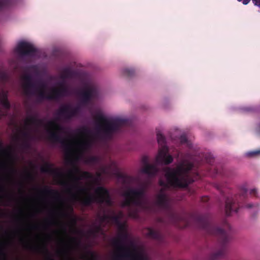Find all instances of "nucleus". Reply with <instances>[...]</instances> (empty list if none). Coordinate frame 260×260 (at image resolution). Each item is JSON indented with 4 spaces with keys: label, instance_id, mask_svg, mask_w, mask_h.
Returning <instances> with one entry per match:
<instances>
[{
    "label": "nucleus",
    "instance_id": "nucleus-1",
    "mask_svg": "<svg viewBox=\"0 0 260 260\" xmlns=\"http://www.w3.org/2000/svg\"><path fill=\"white\" fill-rule=\"evenodd\" d=\"M169 215L171 221L177 226H179L178 224L179 222H182L184 227L187 226L189 224L188 219L189 215L187 214H179L171 210L169 211ZM189 217L194 220L201 229L204 230L209 235L215 236L218 238L220 247L218 250L210 253V260H218L224 258L227 252L226 244L230 239L229 234L217 227L212 222L210 216L208 214L190 215Z\"/></svg>",
    "mask_w": 260,
    "mask_h": 260
},
{
    "label": "nucleus",
    "instance_id": "nucleus-2",
    "mask_svg": "<svg viewBox=\"0 0 260 260\" xmlns=\"http://www.w3.org/2000/svg\"><path fill=\"white\" fill-rule=\"evenodd\" d=\"M68 175L72 177L75 184L73 187L78 189L79 192L86 194V196L77 198V200L84 206H89L93 203L99 204H106L109 206L113 204L109 191L103 186H98L95 190L96 195L93 196L89 192L88 188L79 185V181L82 179H93V175L87 171L81 172L76 166L74 165L73 169L70 170Z\"/></svg>",
    "mask_w": 260,
    "mask_h": 260
},
{
    "label": "nucleus",
    "instance_id": "nucleus-3",
    "mask_svg": "<svg viewBox=\"0 0 260 260\" xmlns=\"http://www.w3.org/2000/svg\"><path fill=\"white\" fill-rule=\"evenodd\" d=\"M193 164L190 162L182 163L176 169H166L165 176L167 182L160 179L158 181L159 185L164 188L169 186L174 188H186L189 184L199 178L197 172H193Z\"/></svg>",
    "mask_w": 260,
    "mask_h": 260
},
{
    "label": "nucleus",
    "instance_id": "nucleus-4",
    "mask_svg": "<svg viewBox=\"0 0 260 260\" xmlns=\"http://www.w3.org/2000/svg\"><path fill=\"white\" fill-rule=\"evenodd\" d=\"M119 229L120 232L118 237L112 240V245L118 250L113 260H149L148 255L142 251L138 250L133 243L131 244L132 249L123 244L124 241L127 239V233L122 224H120Z\"/></svg>",
    "mask_w": 260,
    "mask_h": 260
},
{
    "label": "nucleus",
    "instance_id": "nucleus-5",
    "mask_svg": "<svg viewBox=\"0 0 260 260\" xmlns=\"http://www.w3.org/2000/svg\"><path fill=\"white\" fill-rule=\"evenodd\" d=\"M94 118L96 122V134L105 140L112 139L113 135L119 132L121 127L129 126L131 123L130 120L125 118L108 119L100 112L95 115Z\"/></svg>",
    "mask_w": 260,
    "mask_h": 260
},
{
    "label": "nucleus",
    "instance_id": "nucleus-6",
    "mask_svg": "<svg viewBox=\"0 0 260 260\" xmlns=\"http://www.w3.org/2000/svg\"><path fill=\"white\" fill-rule=\"evenodd\" d=\"M217 189L220 191L221 195L225 198V211L227 216H230L233 212H238L239 209L242 207L248 209L253 208L256 212L259 211V205L257 204H244L247 198V189L246 188L244 187L241 188L239 193L234 196H232L229 192L228 188H224L221 185H218Z\"/></svg>",
    "mask_w": 260,
    "mask_h": 260
},
{
    "label": "nucleus",
    "instance_id": "nucleus-7",
    "mask_svg": "<svg viewBox=\"0 0 260 260\" xmlns=\"http://www.w3.org/2000/svg\"><path fill=\"white\" fill-rule=\"evenodd\" d=\"M57 118L50 120L44 125L47 133V139L53 143H60L68 152L72 151V143L70 140L64 138L61 134L63 133L64 127L57 122Z\"/></svg>",
    "mask_w": 260,
    "mask_h": 260
},
{
    "label": "nucleus",
    "instance_id": "nucleus-8",
    "mask_svg": "<svg viewBox=\"0 0 260 260\" xmlns=\"http://www.w3.org/2000/svg\"><path fill=\"white\" fill-rule=\"evenodd\" d=\"M58 88H53L50 92L47 93L45 90L46 84L44 82H41L38 90L39 98L41 100L58 101L69 95V88L65 85L64 81L58 82Z\"/></svg>",
    "mask_w": 260,
    "mask_h": 260
},
{
    "label": "nucleus",
    "instance_id": "nucleus-9",
    "mask_svg": "<svg viewBox=\"0 0 260 260\" xmlns=\"http://www.w3.org/2000/svg\"><path fill=\"white\" fill-rule=\"evenodd\" d=\"M145 194V190L144 188L139 189L128 188L122 194L125 200L122 203V206L128 207L132 205L141 206L142 204V199Z\"/></svg>",
    "mask_w": 260,
    "mask_h": 260
},
{
    "label": "nucleus",
    "instance_id": "nucleus-10",
    "mask_svg": "<svg viewBox=\"0 0 260 260\" xmlns=\"http://www.w3.org/2000/svg\"><path fill=\"white\" fill-rule=\"evenodd\" d=\"M156 136L158 144L161 147L156 158V162L158 164L169 165L172 162L173 158L171 155L168 154L169 150L166 145V138L159 131L157 132Z\"/></svg>",
    "mask_w": 260,
    "mask_h": 260
},
{
    "label": "nucleus",
    "instance_id": "nucleus-11",
    "mask_svg": "<svg viewBox=\"0 0 260 260\" xmlns=\"http://www.w3.org/2000/svg\"><path fill=\"white\" fill-rule=\"evenodd\" d=\"M29 180L30 187L29 190V249L32 252V161L29 162Z\"/></svg>",
    "mask_w": 260,
    "mask_h": 260
},
{
    "label": "nucleus",
    "instance_id": "nucleus-12",
    "mask_svg": "<svg viewBox=\"0 0 260 260\" xmlns=\"http://www.w3.org/2000/svg\"><path fill=\"white\" fill-rule=\"evenodd\" d=\"M80 111L79 106L73 107L70 104H63L59 107L57 114L65 120H69L76 117Z\"/></svg>",
    "mask_w": 260,
    "mask_h": 260
},
{
    "label": "nucleus",
    "instance_id": "nucleus-13",
    "mask_svg": "<svg viewBox=\"0 0 260 260\" xmlns=\"http://www.w3.org/2000/svg\"><path fill=\"white\" fill-rule=\"evenodd\" d=\"M21 87L23 94L29 98L32 95V72L25 73L21 77Z\"/></svg>",
    "mask_w": 260,
    "mask_h": 260
},
{
    "label": "nucleus",
    "instance_id": "nucleus-14",
    "mask_svg": "<svg viewBox=\"0 0 260 260\" xmlns=\"http://www.w3.org/2000/svg\"><path fill=\"white\" fill-rule=\"evenodd\" d=\"M15 53L18 59H22L32 53V45L25 42H20L15 49Z\"/></svg>",
    "mask_w": 260,
    "mask_h": 260
},
{
    "label": "nucleus",
    "instance_id": "nucleus-15",
    "mask_svg": "<svg viewBox=\"0 0 260 260\" xmlns=\"http://www.w3.org/2000/svg\"><path fill=\"white\" fill-rule=\"evenodd\" d=\"M96 93V89L93 86H86L85 89L79 92L81 103L83 106L87 105Z\"/></svg>",
    "mask_w": 260,
    "mask_h": 260
},
{
    "label": "nucleus",
    "instance_id": "nucleus-16",
    "mask_svg": "<svg viewBox=\"0 0 260 260\" xmlns=\"http://www.w3.org/2000/svg\"><path fill=\"white\" fill-rule=\"evenodd\" d=\"M53 164L45 162L40 168V171L43 173L49 174L55 176L57 178H61L64 174L58 168H55Z\"/></svg>",
    "mask_w": 260,
    "mask_h": 260
},
{
    "label": "nucleus",
    "instance_id": "nucleus-17",
    "mask_svg": "<svg viewBox=\"0 0 260 260\" xmlns=\"http://www.w3.org/2000/svg\"><path fill=\"white\" fill-rule=\"evenodd\" d=\"M26 123H28L29 126V133L26 128H19L17 134L15 136L16 141L19 142L22 139H26L28 136L31 137V127L32 126V115L29 114L26 119Z\"/></svg>",
    "mask_w": 260,
    "mask_h": 260
},
{
    "label": "nucleus",
    "instance_id": "nucleus-18",
    "mask_svg": "<svg viewBox=\"0 0 260 260\" xmlns=\"http://www.w3.org/2000/svg\"><path fill=\"white\" fill-rule=\"evenodd\" d=\"M142 162L143 167L142 169V172L148 175L150 177L155 176L158 172V169L154 165L149 164V158L147 156H144L142 158Z\"/></svg>",
    "mask_w": 260,
    "mask_h": 260
},
{
    "label": "nucleus",
    "instance_id": "nucleus-19",
    "mask_svg": "<svg viewBox=\"0 0 260 260\" xmlns=\"http://www.w3.org/2000/svg\"><path fill=\"white\" fill-rule=\"evenodd\" d=\"M40 193L45 198L49 197L55 201L63 203L59 192L55 189L51 188L48 186H45L41 189Z\"/></svg>",
    "mask_w": 260,
    "mask_h": 260
},
{
    "label": "nucleus",
    "instance_id": "nucleus-20",
    "mask_svg": "<svg viewBox=\"0 0 260 260\" xmlns=\"http://www.w3.org/2000/svg\"><path fill=\"white\" fill-rule=\"evenodd\" d=\"M156 204L158 206L162 208L165 209H169V199L167 195L164 193V188H161L160 190V193L157 195Z\"/></svg>",
    "mask_w": 260,
    "mask_h": 260
},
{
    "label": "nucleus",
    "instance_id": "nucleus-21",
    "mask_svg": "<svg viewBox=\"0 0 260 260\" xmlns=\"http://www.w3.org/2000/svg\"><path fill=\"white\" fill-rule=\"evenodd\" d=\"M8 155L10 159L11 160V164L10 165H7L6 164L3 163L0 165V167H3L8 169L9 175L8 176V178L11 179H12L13 176L17 173V169L13 165V157L10 153H9Z\"/></svg>",
    "mask_w": 260,
    "mask_h": 260
},
{
    "label": "nucleus",
    "instance_id": "nucleus-22",
    "mask_svg": "<svg viewBox=\"0 0 260 260\" xmlns=\"http://www.w3.org/2000/svg\"><path fill=\"white\" fill-rule=\"evenodd\" d=\"M146 230L147 232L146 235L148 237L158 241L161 240L162 235L158 231H155L151 228H147Z\"/></svg>",
    "mask_w": 260,
    "mask_h": 260
},
{
    "label": "nucleus",
    "instance_id": "nucleus-23",
    "mask_svg": "<svg viewBox=\"0 0 260 260\" xmlns=\"http://www.w3.org/2000/svg\"><path fill=\"white\" fill-rule=\"evenodd\" d=\"M0 102L2 106L7 110L10 108V104L8 100V93L5 91L0 92Z\"/></svg>",
    "mask_w": 260,
    "mask_h": 260
},
{
    "label": "nucleus",
    "instance_id": "nucleus-24",
    "mask_svg": "<svg viewBox=\"0 0 260 260\" xmlns=\"http://www.w3.org/2000/svg\"><path fill=\"white\" fill-rule=\"evenodd\" d=\"M82 258L86 260H97L99 256L95 252L90 250H87L86 254L83 255Z\"/></svg>",
    "mask_w": 260,
    "mask_h": 260
},
{
    "label": "nucleus",
    "instance_id": "nucleus-25",
    "mask_svg": "<svg viewBox=\"0 0 260 260\" xmlns=\"http://www.w3.org/2000/svg\"><path fill=\"white\" fill-rule=\"evenodd\" d=\"M42 253L44 255L46 260H55L50 251H49L46 244H44L41 247Z\"/></svg>",
    "mask_w": 260,
    "mask_h": 260
},
{
    "label": "nucleus",
    "instance_id": "nucleus-26",
    "mask_svg": "<svg viewBox=\"0 0 260 260\" xmlns=\"http://www.w3.org/2000/svg\"><path fill=\"white\" fill-rule=\"evenodd\" d=\"M89 233L90 235H92L93 236H95L97 234L103 233V229L102 227L101 224L98 225H95L93 229L90 230L89 231Z\"/></svg>",
    "mask_w": 260,
    "mask_h": 260
},
{
    "label": "nucleus",
    "instance_id": "nucleus-27",
    "mask_svg": "<svg viewBox=\"0 0 260 260\" xmlns=\"http://www.w3.org/2000/svg\"><path fill=\"white\" fill-rule=\"evenodd\" d=\"M74 75V72L69 68H66L63 70L62 74L60 76V78L62 81L66 78H72Z\"/></svg>",
    "mask_w": 260,
    "mask_h": 260
},
{
    "label": "nucleus",
    "instance_id": "nucleus-28",
    "mask_svg": "<svg viewBox=\"0 0 260 260\" xmlns=\"http://www.w3.org/2000/svg\"><path fill=\"white\" fill-rule=\"evenodd\" d=\"M76 132L78 135L80 136H86L91 134V131L86 126L78 128L76 129Z\"/></svg>",
    "mask_w": 260,
    "mask_h": 260
},
{
    "label": "nucleus",
    "instance_id": "nucleus-29",
    "mask_svg": "<svg viewBox=\"0 0 260 260\" xmlns=\"http://www.w3.org/2000/svg\"><path fill=\"white\" fill-rule=\"evenodd\" d=\"M12 3V0H0V12L8 8Z\"/></svg>",
    "mask_w": 260,
    "mask_h": 260
},
{
    "label": "nucleus",
    "instance_id": "nucleus-30",
    "mask_svg": "<svg viewBox=\"0 0 260 260\" xmlns=\"http://www.w3.org/2000/svg\"><path fill=\"white\" fill-rule=\"evenodd\" d=\"M80 147L83 149H87L91 145V141L89 139H86L79 143Z\"/></svg>",
    "mask_w": 260,
    "mask_h": 260
},
{
    "label": "nucleus",
    "instance_id": "nucleus-31",
    "mask_svg": "<svg viewBox=\"0 0 260 260\" xmlns=\"http://www.w3.org/2000/svg\"><path fill=\"white\" fill-rule=\"evenodd\" d=\"M36 213H34V260H35V253L36 251V246L35 244L36 234L35 231L36 230V220H35Z\"/></svg>",
    "mask_w": 260,
    "mask_h": 260
},
{
    "label": "nucleus",
    "instance_id": "nucleus-32",
    "mask_svg": "<svg viewBox=\"0 0 260 260\" xmlns=\"http://www.w3.org/2000/svg\"><path fill=\"white\" fill-rule=\"evenodd\" d=\"M203 157L205 161L209 164H212L213 162V157L211 153H205L203 154Z\"/></svg>",
    "mask_w": 260,
    "mask_h": 260
},
{
    "label": "nucleus",
    "instance_id": "nucleus-33",
    "mask_svg": "<svg viewBox=\"0 0 260 260\" xmlns=\"http://www.w3.org/2000/svg\"><path fill=\"white\" fill-rule=\"evenodd\" d=\"M22 234V229L20 226H19L17 228L15 231L13 232V234L15 236L18 237L19 238V240L20 241H22L23 240V238L21 236Z\"/></svg>",
    "mask_w": 260,
    "mask_h": 260
},
{
    "label": "nucleus",
    "instance_id": "nucleus-34",
    "mask_svg": "<svg viewBox=\"0 0 260 260\" xmlns=\"http://www.w3.org/2000/svg\"><path fill=\"white\" fill-rule=\"evenodd\" d=\"M123 74L127 77H132L135 75V71L133 69H125L123 71Z\"/></svg>",
    "mask_w": 260,
    "mask_h": 260
},
{
    "label": "nucleus",
    "instance_id": "nucleus-35",
    "mask_svg": "<svg viewBox=\"0 0 260 260\" xmlns=\"http://www.w3.org/2000/svg\"><path fill=\"white\" fill-rule=\"evenodd\" d=\"M58 253H59V254L63 253V254H66L67 255V256L68 257L67 260H75V259H73L70 258L69 256V247H68L67 248L58 250Z\"/></svg>",
    "mask_w": 260,
    "mask_h": 260
},
{
    "label": "nucleus",
    "instance_id": "nucleus-36",
    "mask_svg": "<svg viewBox=\"0 0 260 260\" xmlns=\"http://www.w3.org/2000/svg\"><path fill=\"white\" fill-rule=\"evenodd\" d=\"M247 155L249 157H254L260 154V149L254 151H249L247 153Z\"/></svg>",
    "mask_w": 260,
    "mask_h": 260
},
{
    "label": "nucleus",
    "instance_id": "nucleus-37",
    "mask_svg": "<svg viewBox=\"0 0 260 260\" xmlns=\"http://www.w3.org/2000/svg\"><path fill=\"white\" fill-rule=\"evenodd\" d=\"M45 223L46 224L45 226L47 227L48 225L54 224L55 223V221L53 218H48L45 219Z\"/></svg>",
    "mask_w": 260,
    "mask_h": 260
},
{
    "label": "nucleus",
    "instance_id": "nucleus-38",
    "mask_svg": "<svg viewBox=\"0 0 260 260\" xmlns=\"http://www.w3.org/2000/svg\"><path fill=\"white\" fill-rule=\"evenodd\" d=\"M119 217L117 215H110V218L109 220H111L115 222L118 224L119 226L120 225V224H121L119 221Z\"/></svg>",
    "mask_w": 260,
    "mask_h": 260
},
{
    "label": "nucleus",
    "instance_id": "nucleus-39",
    "mask_svg": "<svg viewBox=\"0 0 260 260\" xmlns=\"http://www.w3.org/2000/svg\"><path fill=\"white\" fill-rule=\"evenodd\" d=\"M99 218L102 222H104L106 220H109L110 215L107 214H104L102 216H99Z\"/></svg>",
    "mask_w": 260,
    "mask_h": 260
},
{
    "label": "nucleus",
    "instance_id": "nucleus-40",
    "mask_svg": "<svg viewBox=\"0 0 260 260\" xmlns=\"http://www.w3.org/2000/svg\"><path fill=\"white\" fill-rule=\"evenodd\" d=\"M180 142L182 144H185L187 142V138L185 135H182L180 137Z\"/></svg>",
    "mask_w": 260,
    "mask_h": 260
},
{
    "label": "nucleus",
    "instance_id": "nucleus-41",
    "mask_svg": "<svg viewBox=\"0 0 260 260\" xmlns=\"http://www.w3.org/2000/svg\"><path fill=\"white\" fill-rule=\"evenodd\" d=\"M0 259L4 260L7 259V254L4 250H2L0 252Z\"/></svg>",
    "mask_w": 260,
    "mask_h": 260
},
{
    "label": "nucleus",
    "instance_id": "nucleus-42",
    "mask_svg": "<svg viewBox=\"0 0 260 260\" xmlns=\"http://www.w3.org/2000/svg\"><path fill=\"white\" fill-rule=\"evenodd\" d=\"M58 183L60 185H61L62 186H69V184L67 182L63 180H60L58 182Z\"/></svg>",
    "mask_w": 260,
    "mask_h": 260
},
{
    "label": "nucleus",
    "instance_id": "nucleus-43",
    "mask_svg": "<svg viewBox=\"0 0 260 260\" xmlns=\"http://www.w3.org/2000/svg\"><path fill=\"white\" fill-rule=\"evenodd\" d=\"M0 77L3 80H6L7 79V76L6 73L0 71Z\"/></svg>",
    "mask_w": 260,
    "mask_h": 260
},
{
    "label": "nucleus",
    "instance_id": "nucleus-44",
    "mask_svg": "<svg viewBox=\"0 0 260 260\" xmlns=\"http://www.w3.org/2000/svg\"><path fill=\"white\" fill-rule=\"evenodd\" d=\"M21 210H19L18 211V214L16 215L15 216V220L17 221V222H20V215L21 214Z\"/></svg>",
    "mask_w": 260,
    "mask_h": 260
},
{
    "label": "nucleus",
    "instance_id": "nucleus-45",
    "mask_svg": "<svg viewBox=\"0 0 260 260\" xmlns=\"http://www.w3.org/2000/svg\"><path fill=\"white\" fill-rule=\"evenodd\" d=\"M250 193L255 197H257V191L256 189H252L250 191Z\"/></svg>",
    "mask_w": 260,
    "mask_h": 260
},
{
    "label": "nucleus",
    "instance_id": "nucleus-46",
    "mask_svg": "<svg viewBox=\"0 0 260 260\" xmlns=\"http://www.w3.org/2000/svg\"><path fill=\"white\" fill-rule=\"evenodd\" d=\"M60 215H61L62 216H63V217H69V216H71L68 213H67L66 211H65L64 210L63 211H61L60 212Z\"/></svg>",
    "mask_w": 260,
    "mask_h": 260
},
{
    "label": "nucleus",
    "instance_id": "nucleus-47",
    "mask_svg": "<svg viewBox=\"0 0 260 260\" xmlns=\"http://www.w3.org/2000/svg\"><path fill=\"white\" fill-rule=\"evenodd\" d=\"M254 5L260 8V0H252Z\"/></svg>",
    "mask_w": 260,
    "mask_h": 260
},
{
    "label": "nucleus",
    "instance_id": "nucleus-48",
    "mask_svg": "<svg viewBox=\"0 0 260 260\" xmlns=\"http://www.w3.org/2000/svg\"><path fill=\"white\" fill-rule=\"evenodd\" d=\"M67 209L70 211V213H72L73 212V208L71 205H68L67 206Z\"/></svg>",
    "mask_w": 260,
    "mask_h": 260
},
{
    "label": "nucleus",
    "instance_id": "nucleus-49",
    "mask_svg": "<svg viewBox=\"0 0 260 260\" xmlns=\"http://www.w3.org/2000/svg\"><path fill=\"white\" fill-rule=\"evenodd\" d=\"M209 200V198L208 197H203L201 199V201L203 202H208Z\"/></svg>",
    "mask_w": 260,
    "mask_h": 260
},
{
    "label": "nucleus",
    "instance_id": "nucleus-50",
    "mask_svg": "<svg viewBox=\"0 0 260 260\" xmlns=\"http://www.w3.org/2000/svg\"><path fill=\"white\" fill-rule=\"evenodd\" d=\"M89 161L92 162H95L96 161V158L94 156L91 157L89 158Z\"/></svg>",
    "mask_w": 260,
    "mask_h": 260
},
{
    "label": "nucleus",
    "instance_id": "nucleus-51",
    "mask_svg": "<svg viewBox=\"0 0 260 260\" xmlns=\"http://www.w3.org/2000/svg\"><path fill=\"white\" fill-rule=\"evenodd\" d=\"M33 119H34V125L35 123V122H36V116L35 115V113H34V118H33ZM35 128L34 127V141L35 140Z\"/></svg>",
    "mask_w": 260,
    "mask_h": 260
},
{
    "label": "nucleus",
    "instance_id": "nucleus-52",
    "mask_svg": "<svg viewBox=\"0 0 260 260\" xmlns=\"http://www.w3.org/2000/svg\"><path fill=\"white\" fill-rule=\"evenodd\" d=\"M71 240L73 241V242H76V244L77 245H79V244H80V242L79 241H77L76 240V239L75 238H71Z\"/></svg>",
    "mask_w": 260,
    "mask_h": 260
},
{
    "label": "nucleus",
    "instance_id": "nucleus-53",
    "mask_svg": "<svg viewBox=\"0 0 260 260\" xmlns=\"http://www.w3.org/2000/svg\"><path fill=\"white\" fill-rule=\"evenodd\" d=\"M7 197H8V198L10 200H13V199H14V198L13 196H12V194H8V195H7Z\"/></svg>",
    "mask_w": 260,
    "mask_h": 260
},
{
    "label": "nucleus",
    "instance_id": "nucleus-54",
    "mask_svg": "<svg viewBox=\"0 0 260 260\" xmlns=\"http://www.w3.org/2000/svg\"><path fill=\"white\" fill-rule=\"evenodd\" d=\"M250 1V0H243L242 1V3L244 5H247V4H248L249 3Z\"/></svg>",
    "mask_w": 260,
    "mask_h": 260
},
{
    "label": "nucleus",
    "instance_id": "nucleus-55",
    "mask_svg": "<svg viewBox=\"0 0 260 260\" xmlns=\"http://www.w3.org/2000/svg\"><path fill=\"white\" fill-rule=\"evenodd\" d=\"M46 238H47V240L50 241V240H51L52 236H51V235L48 234V235H47Z\"/></svg>",
    "mask_w": 260,
    "mask_h": 260
},
{
    "label": "nucleus",
    "instance_id": "nucleus-56",
    "mask_svg": "<svg viewBox=\"0 0 260 260\" xmlns=\"http://www.w3.org/2000/svg\"><path fill=\"white\" fill-rule=\"evenodd\" d=\"M33 51H34V57L35 54H36V53L37 52V48L36 47H35L34 46Z\"/></svg>",
    "mask_w": 260,
    "mask_h": 260
},
{
    "label": "nucleus",
    "instance_id": "nucleus-57",
    "mask_svg": "<svg viewBox=\"0 0 260 260\" xmlns=\"http://www.w3.org/2000/svg\"><path fill=\"white\" fill-rule=\"evenodd\" d=\"M72 220L74 224H75V223H76V219H75V218H72Z\"/></svg>",
    "mask_w": 260,
    "mask_h": 260
},
{
    "label": "nucleus",
    "instance_id": "nucleus-58",
    "mask_svg": "<svg viewBox=\"0 0 260 260\" xmlns=\"http://www.w3.org/2000/svg\"><path fill=\"white\" fill-rule=\"evenodd\" d=\"M3 149V146L1 142H0V150Z\"/></svg>",
    "mask_w": 260,
    "mask_h": 260
},
{
    "label": "nucleus",
    "instance_id": "nucleus-59",
    "mask_svg": "<svg viewBox=\"0 0 260 260\" xmlns=\"http://www.w3.org/2000/svg\"><path fill=\"white\" fill-rule=\"evenodd\" d=\"M225 226H226L228 228H229V229H230V225H229V224L226 223V224H225Z\"/></svg>",
    "mask_w": 260,
    "mask_h": 260
},
{
    "label": "nucleus",
    "instance_id": "nucleus-60",
    "mask_svg": "<svg viewBox=\"0 0 260 260\" xmlns=\"http://www.w3.org/2000/svg\"><path fill=\"white\" fill-rule=\"evenodd\" d=\"M63 232H64L65 234H66V233H67L66 229L65 228H63Z\"/></svg>",
    "mask_w": 260,
    "mask_h": 260
},
{
    "label": "nucleus",
    "instance_id": "nucleus-61",
    "mask_svg": "<svg viewBox=\"0 0 260 260\" xmlns=\"http://www.w3.org/2000/svg\"><path fill=\"white\" fill-rule=\"evenodd\" d=\"M2 189L3 191H4V190H5V188L4 186H2Z\"/></svg>",
    "mask_w": 260,
    "mask_h": 260
},
{
    "label": "nucleus",
    "instance_id": "nucleus-62",
    "mask_svg": "<svg viewBox=\"0 0 260 260\" xmlns=\"http://www.w3.org/2000/svg\"><path fill=\"white\" fill-rule=\"evenodd\" d=\"M33 69H34V73H35V71L36 70V68H35L34 65Z\"/></svg>",
    "mask_w": 260,
    "mask_h": 260
},
{
    "label": "nucleus",
    "instance_id": "nucleus-63",
    "mask_svg": "<svg viewBox=\"0 0 260 260\" xmlns=\"http://www.w3.org/2000/svg\"><path fill=\"white\" fill-rule=\"evenodd\" d=\"M68 162H70L71 164L72 163V161L71 160H69Z\"/></svg>",
    "mask_w": 260,
    "mask_h": 260
},
{
    "label": "nucleus",
    "instance_id": "nucleus-64",
    "mask_svg": "<svg viewBox=\"0 0 260 260\" xmlns=\"http://www.w3.org/2000/svg\"><path fill=\"white\" fill-rule=\"evenodd\" d=\"M52 78H53V77H52V76L49 77V79H50V80H52Z\"/></svg>",
    "mask_w": 260,
    "mask_h": 260
}]
</instances>
